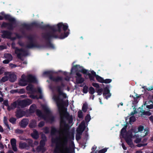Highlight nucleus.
I'll return each instance as SVG.
<instances>
[{"label": "nucleus", "instance_id": "c9c22d12", "mask_svg": "<svg viewBox=\"0 0 153 153\" xmlns=\"http://www.w3.org/2000/svg\"><path fill=\"white\" fill-rule=\"evenodd\" d=\"M43 109L45 113L47 115L51 114V111L49 109L46 107H44L43 108Z\"/></svg>", "mask_w": 153, "mask_h": 153}, {"label": "nucleus", "instance_id": "412c9836", "mask_svg": "<svg viewBox=\"0 0 153 153\" xmlns=\"http://www.w3.org/2000/svg\"><path fill=\"white\" fill-rule=\"evenodd\" d=\"M60 131L58 130L56 128L52 126L51 128V135H54L56 133H59Z\"/></svg>", "mask_w": 153, "mask_h": 153}, {"label": "nucleus", "instance_id": "c85d7f7f", "mask_svg": "<svg viewBox=\"0 0 153 153\" xmlns=\"http://www.w3.org/2000/svg\"><path fill=\"white\" fill-rule=\"evenodd\" d=\"M53 73V71H45L44 72L43 74L44 75H46L48 76L49 78L50 79V77L51 76H53L52 74Z\"/></svg>", "mask_w": 153, "mask_h": 153}, {"label": "nucleus", "instance_id": "4c0bfd02", "mask_svg": "<svg viewBox=\"0 0 153 153\" xmlns=\"http://www.w3.org/2000/svg\"><path fill=\"white\" fill-rule=\"evenodd\" d=\"M16 119L13 117H11L9 120L10 122L13 124L16 123Z\"/></svg>", "mask_w": 153, "mask_h": 153}, {"label": "nucleus", "instance_id": "5701e85b", "mask_svg": "<svg viewBox=\"0 0 153 153\" xmlns=\"http://www.w3.org/2000/svg\"><path fill=\"white\" fill-rule=\"evenodd\" d=\"M37 107L35 104H33L30 107L29 111L30 113H34Z\"/></svg>", "mask_w": 153, "mask_h": 153}, {"label": "nucleus", "instance_id": "603ef678", "mask_svg": "<svg viewBox=\"0 0 153 153\" xmlns=\"http://www.w3.org/2000/svg\"><path fill=\"white\" fill-rule=\"evenodd\" d=\"M138 131L137 132H141L143 131V130L144 129V127L143 126H139L138 128ZM137 132H135V133H136Z\"/></svg>", "mask_w": 153, "mask_h": 153}, {"label": "nucleus", "instance_id": "4be33fe9", "mask_svg": "<svg viewBox=\"0 0 153 153\" xmlns=\"http://www.w3.org/2000/svg\"><path fill=\"white\" fill-rule=\"evenodd\" d=\"M19 147L21 149H28L27 146V144L26 142H20L19 144Z\"/></svg>", "mask_w": 153, "mask_h": 153}, {"label": "nucleus", "instance_id": "f03ea898", "mask_svg": "<svg viewBox=\"0 0 153 153\" xmlns=\"http://www.w3.org/2000/svg\"><path fill=\"white\" fill-rule=\"evenodd\" d=\"M60 125L64 126L63 131L67 135L63 137L56 136L55 138L52 137L51 138L52 143L56 144L54 152L55 153H59L62 150L63 152H66V153H72L70 152V148L68 146V137L71 140H74V135L73 134H70L69 133V126L68 124L66 123L64 117L68 121L69 123H71L73 122L72 117L70 115L69 113L66 111L64 114L63 116H62L60 113Z\"/></svg>", "mask_w": 153, "mask_h": 153}, {"label": "nucleus", "instance_id": "20e7f679", "mask_svg": "<svg viewBox=\"0 0 153 153\" xmlns=\"http://www.w3.org/2000/svg\"><path fill=\"white\" fill-rule=\"evenodd\" d=\"M127 127V126H125L122 129L120 132L121 135L125 138L127 143L128 145H130L132 143L131 140L132 134L131 133L129 134L128 132H126Z\"/></svg>", "mask_w": 153, "mask_h": 153}, {"label": "nucleus", "instance_id": "1a4fd4ad", "mask_svg": "<svg viewBox=\"0 0 153 153\" xmlns=\"http://www.w3.org/2000/svg\"><path fill=\"white\" fill-rule=\"evenodd\" d=\"M26 79H27L28 83H36L37 80L36 78L31 74H29L26 76Z\"/></svg>", "mask_w": 153, "mask_h": 153}, {"label": "nucleus", "instance_id": "c756f323", "mask_svg": "<svg viewBox=\"0 0 153 153\" xmlns=\"http://www.w3.org/2000/svg\"><path fill=\"white\" fill-rule=\"evenodd\" d=\"M31 23H30L29 24H28V25H30ZM23 24H26L24 23L22 24L21 25V26L22 27V28H21V30H22L21 31V33H22V35H24V36H25L26 35V33H25V31L23 30V29H27V30H31V28L32 27H36L35 26H33V27H31V29H26V28L24 27H23V26L22 25ZM27 25H28V24H27Z\"/></svg>", "mask_w": 153, "mask_h": 153}, {"label": "nucleus", "instance_id": "f3484780", "mask_svg": "<svg viewBox=\"0 0 153 153\" xmlns=\"http://www.w3.org/2000/svg\"><path fill=\"white\" fill-rule=\"evenodd\" d=\"M79 129L78 131L80 132V134H81L82 132L85 130V123L83 121H82L79 125Z\"/></svg>", "mask_w": 153, "mask_h": 153}, {"label": "nucleus", "instance_id": "37998d69", "mask_svg": "<svg viewBox=\"0 0 153 153\" xmlns=\"http://www.w3.org/2000/svg\"><path fill=\"white\" fill-rule=\"evenodd\" d=\"M36 113L37 115L39 117H40L43 114L41 111L39 109L36 110Z\"/></svg>", "mask_w": 153, "mask_h": 153}, {"label": "nucleus", "instance_id": "4468645a", "mask_svg": "<svg viewBox=\"0 0 153 153\" xmlns=\"http://www.w3.org/2000/svg\"><path fill=\"white\" fill-rule=\"evenodd\" d=\"M42 139L40 140L39 143V146L41 148H43L44 147L45 145V142L47 141V137L45 135H42Z\"/></svg>", "mask_w": 153, "mask_h": 153}, {"label": "nucleus", "instance_id": "13d9d810", "mask_svg": "<svg viewBox=\"0 0 153 153\" xmlns=\"http://www.w3.org/2000/svg\"><path fill=\"white\" fill-rule=\"evenodd\" d=\"M16 133L19 134H22L23 133V131L19 129H17L15 131Z\"/></svg>", "mask_w": 153, "mask_h": 153}, {"label": "nucleus", "instance_id": "c03bdc74", "mask_svg": "<svg viewBox=\"0 0 153 153\" xmlns=\"http://www.w3.org/2000/svg\"><path fill=\"white\" fill-rule=\"evenodd\" d=\"M16 140L15 138H12L10 140V143L11 146L16 145Z\"/></svg>", "mask_w": 153, "mask_h": 153}, {"label": "nucleus", "instance_id": "49530a36", "mask_svg": "<svg viewBox=\"0 0 153 153\" xmlns=\"http://www.w3.org/2000/svg\"><path fill=\"white\" fill-rule=\"evenodd\" d=\"M91 119V116L89 114H87L85 118V121L87 122H89Z\"/></svg>", "mask_w": 153, "mask_h": 153}, {"label": "nucleus", "instance_id": "09e8293b", "mask_svg": "<svg viewBox=\"0 0 153 153\" xmlns=\"http://www.w3.org/2000/svg\"><path fill=\"white\" fill-rule=\"evenodd\" d=\"M43 130L44 132L46 134H48L49 133V128L47 127H46L44 128Z\"/></svg>", "mask_w": 153, "mask_h": 153}, {"label": "nucleus", "instance_id": "ddd939ff", "mask_svg": "<svg viewBox=\"0 0 153 153\" xmlns=\"http://www.w3.org/2000/svg\"><path fill=\"white\" fill-rule=\"evenodd\" d=\"M15 113V116L17 118H19L23 117L25 114V111L20 109H17Z\"/></svg>", "mask_w": 153, "mask_h": 153}, {"label": "nucleus", "instance_id": "cd10ccee", "mask_svg": "<svg viewBox=\"0 0 153 153\" xmlns=\"http://www.w3.org/2000/svg\"><path fill=\"white\" fill-rule=\"evenodd\" d=\"M36 122L34 120H32L29 124V126L30 128H34L36 127Z\"/></svg>", "mask_w": 153, "mask_h": 153}, {"label": "nucleus", "instance_id": "de8ad7c7", "mask_svg": "<svg viewBox=\"0 0 153 153\" xmlns=\"http://www.w3.org/2000/svg\"><path fill=\"white\" fill-rule=\"evenodd\" d=\"M19 84L20 86H25L27 84V82L19 81Z\"/></svg>", "mask_w": 153, "mask_h": 153}, {"label": "nucleus", "instance_id": "338daca9", "mask_svg": "<svg viewBox=\"0 0 153 153\" xmlns=\"http://www.w3.org/2000/svg\"><path fill=\"white\" fill-rule=\"evenodd\" d=\"M79 133L80 134H76V139L77 140H79L81 138L80 133L79 132Z\"/></svg>", "mask_w": 153, "mask_h": 153}, {"label": "nucleus", "instance_id": "aec40b11", "mask_svg": "<svg viewBox=\"0 0 153 153\" xmlns=\"http://www.w3.org/2000/svg\"><path fill=\"white\" fill-rule=\"evenodd\" d=\"M27 90L33 93L35 92V90L33 88V85L31 84H29L26 87Z\"/></svg>", "mask_w": 153, "mask_h": 153}, {"label": "nucleus", "instance_id": "7c9ffc66", "mask_svg": "<svg viewBox=\"0 0 153 153\" xmlns=\"http://www.w3.org/2000/svg\"><path fill=\"white\" fill-rule=\"evenodd\" d=\"M88 108V104L87 103H84L82 106V109L84 112H85L87 111Z\"/></svg>", "mask_w": 153, "mask_h": 153}, {"label": "nucleus", "instance_id": "a18cd8bd", "mask_svg": "<svg viewBox=\"0 0 153 153\" xmlns=\"http://www.w3.org/2000/svg\"><path fill=\"white\" fill-rule=\"evenodd\" d=\"M78 116L79 118H82L83 117V113L81 110H79L78 112Z\"/></svg>", "mask_w": 153, "mask_h": 153}, {"label": "nucleus", "instance_id": "0e129e2a", "mask_svg": "<svg viewBox=\"0 0 153 153\" xmlns=\"http://www.w3.org/2000/svg\"><path fill=\"white\" fill-rule=\"evenodd\" d=\"M48 121L49 120L51 121V122H53L54 121V117L53 116H51L48 117Z\"/></svg>", "mask_w": 153, "mask_h": 153}, {"label": "nucleus", "instance_id": "72a5a7b5", "mask_svg": "<svg viewBox=\"0 0 153 153\" xmlns=\"http://www.w3.org/2000/svg\"><path fill=\"white\" fill-rule=\"evenodd\" d=\"M4 123L6 125V126L7 127V128L9 129V130H10V127L8 123V122L7 121V118L6 117H4Z\"/></svg>", "mask_w": 153, "mask_h": 153}, {"label": "nucleus", "instance_id": "bf43d9fd", "mask_svg": "<svg viewBox=\"0 0 153 153\" xmlns=\"http://www.w3.org/2000/svg\"><path fill=\"white\" fill-rule=\"evenodd\" d=\"M45 125V122L44 121H40L38 124V126L39 127H42Z\"/></svg>", "mask_w": 153, "mask_h": 153}, {"label": "nucleus", "instance_id": "393cba45", "mask_svg": "<svg viewBox=\"0 0 153 153\" xmlns=\"http://www.w3.org/2000/svg\"><path fill=\"white\" fill-rule=\"evenodd\" d=\"M31 136L35 139L36 140L39 138V134L37 131L35 130L33 131V133H32Z\"/></svg>", "mask_w": 153, "mask_h": 153}, {"label": "nucleus", "instance_id": "473e14b6", "mask_svg": "<svg viewBox=\"0 0 153 153\" xmlns=\"http://www.w3.org/2000/svg\"><path fill=\"white\" fill-rule=\"evenodd\" d=\"M107 150V149L106 148L100 150H96L95 153H105Z\"/></svg>", "mask_w": 153, "mask_h": 153}, {"label": "nucleus", "instance_id": "4d7b16f0", "mask_svg": "<svg viewBox=\"0 0 153 153\" xmlns=\"http://www.w3.org/2000/svg\"><path fill=\"white\" fill-rule=\"evenodd\" d=\"M30 97L32 99H38V96L37 95H34L33 94H31L30 95Z\"/></svg>", "mask_w": 153, "mask_h": 153}, {"label": "nucleus", "instance_id": "bb28decb", "mask_svg": "<svg viewBox=\"0 0 153 153\" xmlns=\"http://www.w3.org/2000/svg\"><path fill=\"white\" fill-rule=\"evenodd\" d=\"M26 143L27 144V146L29 148L30 147H33V141L30 139H27Z\"/></svg>", "mask_w": 153, "mask_h": 153}, {"label": "nucleus", "instance_id": "79ce46f5", "mask_svg": "<svg viewBox=\"0 0 153 153\" xmlns=\"http://www.w3.org/2000/svg\"><path fill=\"white\" fill-rule=\"evenodd\" d=\"M88 86L85 85L83 88L82 92L86 94L88 92Z\"/></svg>", "mask_w": 153, "mask_h": 153}, {"label": "nucleus", "instance_id": "052dcab7", "mask_svg": "<svg viewBox=\"0 0 153 153\" xmlns=\"http://www.w3.org/2000/svg\"><path fill=\"white\" fill-rule=\"evenodd\" d=\"M17 105V104L16 102H14L11 104V106L13 108H15L16 107Z\"/></svg>", "mask_w": 153, "mask_h": 153}, {"label": "nucleus", "instance_id": "3c124183", "mask_svg": "<svg viewBox=\"0 0 153 153\" xmlns=\"http://www.w3.org/2000/svg\"><path fill=\"white\" fill-rule=\"evenodd\" d=\"M37 149L39 151H42L43 152H45L46 150V149L44 147H43V148H41L40 146H38L37 148Z\"/></svg>", "mask_w": 153, "mask_h": 153}, {"label": "nucleus", "instance_id": "f704fd0d", "mask_svg": "<svg viewBox=\"0 0 153 153\" xmlns=\"http://www.w3.org/2000/svg\"><path fill=\"white\" fill-rule=\"evenodd\" d=\"M26 76L25 74H23L21 76V79L19 81L27 82V79H26Z\"/></svg>", "mask_w": 153, "mask_h": 153}, {"label": "nucleus", "instance_id": "864d4df0", "mask_svg": "<svg viewBox=\"0 0 153 153\" xmlns=\"http://www.w3.org/2000/svg\"><path fill=\"white\" fill-rule=\"evenodd\" d=\"M43 118L45 120L47 121L48 120V117L45 115L42 114L41 116L40 117Z\"/></svg>", "mask_w": 153, "mask_h": 153}, {"label": "nucleus", "instance_id": "e433bc0d", "mask_svg": "<svg viewBox=\"0 0 153 153\" xmlns=\"http://www.w3.org/2000/svg\"><path fill=\"white\" fill-rule=\"evenodd\" d=\"M79 72L83 73V74H87L88 75V73H89L88 72V70L82 68L79 70Z\"/></svg>", "mask_w": 153, "mask_h": 153}, {"label": "nucleus", "instance_id": "6e6552de", "mask_svg": "<svg viewBox=\"0 0 153 153\" xmlns=\"http://www.w3.org/2000/svg\"><path fill=\"white\" fill-rule=\"evenodd\" d=\"M32 103V101L31 100L28 99L27 100H24L20 101L19 102L18 105L24 108L27 105H29Z\"/></svg>", "mask_w": 153, "mask_h": 153}, {"label": "nucleus", "instance_id": "423d86ee", "mask_svg": "<svg viewBox=\"0 0 153 153\" xmlns=\"http://www.w3.org/2000/svg\"><path fill=\"white\" fill-rule=\"evenodd\" d=\"M15 53L17 54V57L21 59L22 56H25L27 55V52L22 48L19 49L17 47L15 48Z\"/></svg>", "mask_w": 153, "mask_h": 153}, {"label": "nucleus", "instance_id": "e2e57ef3", "mask_svg": "<svg viewBox=\"0 0 153 153\" xmlns=\"http://www.w3.org/2000/svg\"><path fill=\"white\" fill-rule=\"evenodd\" d=\"M92 85L94 87L99 88L100 86L99 84L96 83H93L92 84Z\"/></svg>", "mask_w": 153, "mask_h": 153}, {"label": "nucleus", "instance_id": "774afa93", "mask_svg": "<svg viewBox=\"0 0 153 153\" xmlns=\"http://www.w3.org/2000/svg\"><path fill=\"white\" fill-rule=\"evenodd\" d=\"M146 107L149 109H151L153 108V104H152L150 105H147Z\"/></svg>", "mask_w": 153, "mask_h": 153}, {"label": "nucleus", "instance_id": "dca6fc26", "mask_svg": "<svg viewBox=\"0 0 153 153\" xmlns=\"http://www.w3.org/2000/svg\"><path fill=\"white\" fill-rule=\"evenodd\" d=\"M65 86L64 84L63 83H62L61 84V86L59 85L56 87V88L58 91L60 95H62L63 97L64 98L66 97V95L65 94L63 93L62 91V87H64Z\"/></svg>", "mask_w": 153, "mask_h": 153}, {"label": "nucleus", "instance_id": "a878e982", "mask_svg": "<svg viewBox=\"0 0 153 153\" xmlns=\"http://www.w3.org/2000/svg\"><path fill=\"white\" fill-rule=\"evenodd\" d=\"M4 57L5 58L11 61L13 59V56L10 53H5L4 55Z\"/></svg>", "mask_w": 153, "mask_h": 153}, {"label": "nucleus", "instance_id": "a19ab883", "mask_svg": "<svg viewBox=\"0 0 153 153\" xmlns=\"http://www.w3.org/2000/svg\"><path fill=\"white\" fill-rule=\"evenodd\" d=\"M8 77L7 76H5L3 77L2 78L0 79V82H4L8 80Z\"/></svg>", "mask_w": 153, "mask_h": 153}, {"label": "nucleus", "instance_id": "9d476101", "mask_svg": "<svg viewBox=\"0 0 153 153\" xmlns=\"http://www.w3.org/2000/svg\"><path fill=\"white\" fill-rule=\"evenodd\" d=\"M2 34L1 37L3 38H7L9 39L10 38V36H11L12 33L8 30H4L2 31Z\"/></svg>", "mask_w": 153, "mask_h": 153}, {"label": "nucleus", "instance_id": "7ed1b4c3", "mask_svg": "<svg viewBox=\"0 0 153 153\" xmlns=\"http://www.w3.org/2000/svg\"><path fill=\"white\" fill-rule=\"evenodd\" d=\"M1 14L4 16L5 20H7L10 21V23H7L3 22L1 25L2 28H6L9 30H12L14 28L13 25H16V19L10 15L9 14H5L4 13L2 12Z\"/></svg>", "mask_w": 153, "mask_h": 153}, {"label": "nucleus", "instance_id": "f8f14e48", "mask_svg": "<svg viewBox=\"0 0 153 153\" xmlns=\"http://www.w3.org/2000/svg\"><path fill=\"white\" fill-rule=\"evenodd\" d=\"M29 121L28 119H23L19 123V125L21 127L23 128H25L28 124Z\"/></svg>", "mask_w": 153, "mask_h": 153}, {"label": "nucleus", "instance_id": "39448f33", "mask_svg": "<svg viewBox=\"0 0 153 153\" xmlns=\"http://www.w3.org/2000/svg\"><path fill=\"white\" fill-rule=\"evenodd\" d=\"M56 103L58 107L59 111L60 112L62 108H64L63 105H68V101L67 102L63 101L59 97L55 99Z\"/></svg>", "mask_w": 153, "mask_h": 153}, {"label": "nucleus", "instance_id": "69168bd1", "mask_svg": "<svg viewBox=\"0 0 153 153\" xmlns=\"http://www.w3.org/2000/svg\"><path fill=\"white\" fill-rule=\"evenodd\" d=\"M96 146H93L91 149L92 152H91V153H95V152L96 151Z\"/></svg>", "mask_w": 153, "mask_h": 153}, {"label": "nucleus", "instance_id": "58836bf2", "mask_svg": "<svg viewBox=\"0 0 153 153\" xmlns=\"http://www.w3.org/2000/svg\"><path fill=\"white\" fill-rule=\"evenodd\" d=\"M88 76L89 78L91 81H94V76L91 73V74L90 73H88Z\"/></svg>", "mask_w": 153, "mask_h": 153}, {"label": "nucleus", "instance_id": "8fccbe9b", "mask_svg": "<svg viewBox=\"0 0 153 153\" xmlns=\"http://www.w3.org/2000/svg\"><path fill=\"white\" fill-rule=\"evenodd\" d=\"M111 81L112 79H104L103 83H105L106 84L109 83L111 82Z\"/></svg>", "mask_w": 153, "mask_h": 153}, {"label": "nucleus", "instance_id": "6e6d98bb", "mask_svg": "<svg viewBox=\"0 0 153 153\" xmlns=\"http://www.w3.org/2000/svg\"><path fill=\"white\" fill-rule=\"evenodd\" d=\"M103 91V89L102 88H101L99 89H98L97 91V92L98 93V95H100L102 94V93Z\"/></svg>", "mask_w": 153, "mask_h": 153}, {"label": "nucleus", "instance_id": "2eb2a0df", "mask_svg": "<svg viewBox=\"0 0 153 153\" xmlns=\"http://www.w3.org/2000/svg\"><path fill=\"white\" fill-rule=\"evenodd\" d=\"M91 73L93 75L95 76L96 79L98 82L100 83H103L104 79L102 77L98 75H97L96 72L94 71H91Z\"/></svg>", "mask_w": 153, "mask_h": 153}, {"label": "nucleus", "instance_id": "9b49d317", "mask_svg": "<svg viewBox=\"0 0 153 153\" xmlns=\"http://www.w3.org/2000/svg\"><path fill=\"white\" fill-rule=\"evenodd\" d=\"M103 95L107 99L111 97V94L108 87H106L104 88Z\"/></svg>", "mask_w": 153, "mask_h": 153}, {"label": "nucleus", "instance_id": "ea45409f", "mask_svg": "<svg viewBox=\"0 0 153 153\" xmlns=\"http://www.w3.org/2000/svg\"><path fill=\"white\" fill-rule=\"evenodd\" d=\"M94 88L92 87H91L89 88V92L91 95H93L95 93Z\"/></svg>", "mask_w": 153, "mask_h": 153}, {"label": "nucleus", "instance_id": "6ab92c4d", "mask_svg": "<svg viewBox=\"0 0 153 153\" xmlns=\"http://www.w3.org/2000/svg\"><path fill=\"white\" fill-rule=\"evenodd\" d=\"M50 79L53 81L58 82L59 81H62V78L59 76H57L56 77H54L53 76H51L50 77Z\"/></svg>", "mask_w": 153, "mask_h": 153}, {"label": "nucleus", "instance_id": "a211bd4d", "mask_svg": "<svg viewBox=\"0 0 153 153\" xmlns=\"http://www.w3.org/2000/svg\"><path fill=\"white\" fill-rule=\"evenodd\" d=\"M82 68V67L80 66L79 65H76L72 67L71 70V72H72L73 70L75 71L76 72H79V70H81Z\"/></svg>", "mask_w": 153, "mask_h": 153}, {"label": "nucleus", "instance_id": "0eeeda50", "mask_svg": "<svg viewBox=\"0 0 153 153\" xmlns=\"http://www.w3.org/2000/svg\"><path fill=\"white\" fill-rule=\"evenodd\" d=\"M25 47L28 49H31L34 48H41L42 47V46L35 43L34 41H29L26 45Z\"/></svg>", "mask_w": 153, "mask_h": 153}, {"label": "nucleus", "instance_id": "680f3d73", "mask_svg": "<svg viewBox=\"0 0 153 153\" xmlns=\"http://www.w3.org/2000/svg\"><path fill=\"white\" fill-rule=\"evenodd\" d=\"M140 97V96H137L136 97H134V103L136 104L138 102L137 99L138 98Z\"/></svg>", "mask_w": 153, "mask_h": 153}, {"label": "nucleus", "instance_id": "f257e3e1", "mask_svg": "<svg viewBox=\"0 0 153 153\" xmlns=\"http://www.w3.org/2000/svg\"><path fill=\"white\" fill-rule=\"evenodd\" d=\"M23 27L27 29H30L31 27L35 26L36 27L42 29H48L52 31H49L42 33V37L45 40L47 41L46 42V47L54 49L55 47L51 42V40L53 38L63 39L67 37L70 31L66 32L68 28V25L67 23L60 22L56 25L53 26L49 25H42L39 23L34 22H31L30 25L23 24Z\"/></svg>", "mask_w": 153, "mask_h": 153}, {"label": "nucleus", "instance_id": "b1692460", "mask_svg": "<svg viewBox=\"0 0 153 153\" xmlns=\"http://www.w3.org/2000/svg\"><path fill=\"white\" fill-rule=\"evenodd\" d=\"M16 79V76L14 74L10 75L9 80L11 82H14Z\"/></svg>", "mask_w": 153, "mask_h": 153}, {"label": "nucleus", "instance_id": "5fc2aeb1", "mask_svg": "<svg viewBox=\"0 0 153 153\" xmlns=\"http://www.w3.org/2000/svg\"><path fill=\"white\" fill-rule=\"evenodd\" d=\"M27 38L29 40V41H33V37L32 35H30L27 36Z\"/></svg>", "mask_w": 153, "mask_h": 153}, {"label": "nucleus", "instance_id": "2f4dec72", "mask_svg": "<svg viewBox=\"0 0 153 153\" xmlns=\"http://www.w3.org/2000/svg\"><path fill=\"white\" fill-rule=\"evenodd\" d=\"M76 82L78 84H81L84 81V79L82 77L76 78Z\"/></svg>", "mask_w": 153, "mask_h": 153}]
</instances>
